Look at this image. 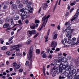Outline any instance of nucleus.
Listing matches in <instances>:
<instances>
[{"label":"nucleus","instance_id":"1","mask_svg":"<svg viewBox=\"0 0 79 79\" xmlns=\"http://www.w3.org/2000/svg\"><path fill=\"white\" fill-rule=\"evenodd\" d=\"M34 50V46L33 45L31 46L30 48V50L29 51V56L28 55L27 56V58L30 60L31 61V66H32V63L31 61L32 60V53H33V51Z\"/></svg>","mask_w":79,"mask_h":79},{"label":"nucleus","instance_id":"2","mask_svg":"<svg viewBox=\"0 0 79 79\" xmlns=\"http://www.w3.org/2000/svg\"><path fill=\"white\" fill-rule=\"evenodd\" d=\"M66 58H61V57H60L59 58V60H58L56 62V64L57 65L60 66V67H63V63L61 62V60L66 61Z\"/></svg>","mask_w":79,"mask_h":79},{"label":"nucleus","instance_id":"3","mask_svg":"<svg viewBox=\"0 0 79 79\" xmlns=\"http://www.w3.org/2000/svg\"><path fill=\"white\" fill-rule=\"evenodd\" d=\"M25 10L27 11H29L28 13L30 14L32 12V9L31 8V7L30 6H27L25 8Z\"/></svg>","mask_w":79,"mask_h":79},{"label":"nucleus","instance_id":"4","mask_svg":"<svg viewBox=\"0 0 79 79\" xmlns=\"http://www.w3.org/2000/svg\"><path fill=\"white\" fill-rule=\"evenodd\" d=\"M17 45H19V46H17V47H16L14 48H13L12 49L10 50H15V51H19V48H20V47H21L22 46V44H18Z\"/></svg>","mask_w":79,"mask_h":79},{"label":"nucleus","instance_id":"5","mask_svg":"<svg viewBox=\"0 0 79 79\" xmlns=\"http://www.w3.org/2000/svg\"><path fill=\"white\" fill-rule=\"evenodd\" d=\"M48 6V4L47 3L43 4V10H45L47 8Z\"/></svg>","mask_w":79,"mask_h":79},{"label":"nucleus","instance_id":"6","mask_svg":"<svg viewBox=\"0 0 79 79\" xmlns=\"http://www.w3.org/2000/svg\"><path fill=\"white\" fill-rule=\"evenodd\" d=\"M3 28H6L7 27L8 29L10 30L11 28H10V26L8 24H5L3 26Z\"/></svg>","mask_w":79,"mask_h":79},{"label":"nucleus","instance_id":"7","mask_svg":"<svg viewBox=\"0 0 79 79\" xmlns=\"http://www.w3.org/2000/svg\"><path fill=\"white\" fill-rule=\"evenodd\" d=\"M62 67H61L62 68ZM61 68H58V67H57L56 68V71L57 74H59L60 73V72L62 71V69Z\"/></svg>","mask_w":79,"mask_h":79},{"label":"nucleus","instance_id":"8","mask_svg":"<svg viewBox=\"0 0 79 79\" xmlns=\"http://www.w3.org/2000/svg\"><path fill=\"white\" fill-rule=\"evenodd\" d=\"M57 45V43L56 42L53 41L51 44V46L52 47H55Z\"/></svg>","mask_w":79,"mask_h":79},{"label":"nucleus","instance_id":"9","mask_svg":"<svg viewBox=\"0 0 79 79\" xmlns=\"http://www.w3.org/2000/svg\"><path fill=\"white\" fill-rule=\"evenodd\" d=\"M11 7L14 10H17L18 9V6L16 4H12Z\"/></svg>","mask_w":79,"mask_h":79},{"label":"nucleus","instance_id":"10","mask_svg":"<svg viewBox=\"0 0 79 79\" xmlns=\"http://www.w3.org/2000/svg\"><path fill=\"white\" fill-rule=\"evenodd\" d=\"M50 29H49L48 31V33L47 34V36L45 38V39H46V40H45V42H47V41H48V40H47V39H48V36L49 35V34H50Z\"/></svg>","mask_w":79,"mask_h":79},{"label":"nucleus","instance_id":"11","mask_svg":"<svg viewBox=\"0 0 79 79\" xmlns=\"http://www.w3.org/2000/svg\"><path fill=\"white\" fill-rule=\"evenodd\" d=\"M71 30V27H68L67 29H65L64 31L67 32H70Z\"/></svg>","mask_w":79,"mask_h":79},{"label":"nucleus","instance_id":"12","mask_svg":"<svg viewBox=\"0 0 79 79\" xmlns=\"http://www.w3.org/2000/svg\"><path fill=\"white\" fill-rule=\"evenodd\" d=\"M30 28L31 29H34L35 28V25L34 24H31L30 26Z\"/></svg>","mask_w":79,"mask_h":79},{"label":"nucleus","instance_id":"13","mask_svg":"<svg viewBox=\"0 0 79 79\" xmlns=\"http://www.w3.org/2000/svg\"><path fill=\"white\" fill-rule=\"evenodd\" d=\"M74 68H75L74 66H72V73H73V74H76V72H77L76 70Z\"/></svg>","mask_w":79,"mask_h":79},{"label":"nucleus","instance_id":"14","mask_svg":"<svg viewBox=\"0 0 79 79\" xmlns=\"http://www.w3.org/2000/svg\"><path fill=\"white\" fill-rule=\"evenodd\" d=\"M45 52L43 51L41 52V54L43 55L42 56L43 58H47V54H46L44 53Z\"/></svg>","mask_w":79,"mask_h":79},{"label":"nucleus","instance_id":"15","mask_svg":"<svg viewBox=\"0 0 79 79\" xmlns=\"http://www.w3.org/2000/svg\"><path fill=\"white\" fill-rule=\"evenodd\" d=\"M71 67L69 66H67L65 70L67 71H71Z\"/></svg>","mask_w":79,"mask_h":79},{"label":"nucleus","instance_id":"16","mask_svg":"<svg viewBox=\"0 0 79 79\" xmlns=\"http://www.w3.org/2000/svg\"><path fill=\"white\" fill-rule=\"evenodd\" d=\"M79 40H78L77 42H76V43L75 42L72 43L71 44V47H73V45H74L76 44V45H77V44H79Z\"/></svg>","mask_w":79,"mask_h":79},{"label":"nucleus","instance_id":"17","mask_svg":"<svg viewBox=\"0 0 79 79\" xmlns=\"http://www.w3.org/2000/svg\"><path fill=\"white\" fill-rule=\"evenodd\" d=\"M23 6V4L22 3H20L19 4L18 8H22Z\"/></svg>","mask_w":79,"mask_h":79},{"label":"nucleus","instance_id":"18","mask_svg":"<svg viewBox=\"0 0 79 79\" xmlns=\"http://www.w3.org/2000/svg\"><path fill=\"white\" fill-rule=\"evenodd\" d=\"M31 42H32V41L31 40L29 39L27 41L26 43V44L27 45H29L31 44Z\"/></svg>","mask_w":79,"mask_h":79},{"label":"nucleus","instance_id":"19","mask_svg":"<svg viewBox=\"0 0 79 79\" xmlns=\"http://www.w3.org/2000/svg\"><path fill=\"white\" fill-rule=\"evenodd\" d=\"M10 24L11 25H13L14 24L13 18H12L10 19Z\"/></svg>","mask_w":79,"mask_h":79},{"label":"nucleus","instance_id":"20","mask_svg":"<svg viewBox=\"0 0 79 79\" xmlns=\"http://www.w3.org/2000/svg\"><path fill=\"white\" fill-rule=\"evenodd\" d=\"M27 13V12L26 11H25L21 13L22 16H24L26 15V14Z\"/></svg>","mask_w":79,"mask_h":79},{"label":"nucleus","instance_id":"21","mask_svg":"<svg viewBox=\"0 0 79 79\" xmlns=\"http://www.w3.org/2000/svg\"><path fill=\"white\" fill-rule=\"evenodd\" d=\"M22 16H23L22 17V21H23L24 20V19H26V18H27V15Z\"/></svg>","mask_w":79,"mask_h":79},{"label":"nucleus","instance_id":"22","mask_svg":"<svg viewBox=\"0 0 79 79\" xmlns=\"http://www.w3.org/2000/svg\"><path fill=\"white\" fill-rule=\"evenodd\" d=\"M6 49H7V48L6 46H3L1 48V50H6Z\"/></svg>","mask_w":79,"mask_h":79},{"label":"nucleus","instance_id":"23","mask_svg":"<svg viewBox=\"0 0 79 79\" xmlns=\"http://www.w3.org/2000/svg\"><path fill=\"white\" fill-rule=\"evenodd\" d=\"M77 39H76V38L75 37H73L71 41L73 42H74L75 41H76Z\"/></svg>","mask_w":79,"mask_h":79},{"label":"nucleus","instance_id":"24","mask_svg":"<svg viewBox=\"0 0 79 79\" xmlns=\"http://www.w3.org/2000/svg\"><path fill=\"white\" fill-rule=\"evenodd\" d=\"M20 67H21V64H18L16 68L17 69H19L20 68Z\"/></svg>","mask_w":79,"mask_h":79},{"label":"nucleus","instance_id":"25","mask_svg":"<svg viewBox=\"0 0 79 79\" xmlns=\"http://www.w3.org/2000/svg\"><path fill=\"white\" fill-rule=\"evenodd\" d=\"M65 71H66V70L65 69L62 70L61 72V74H64V73H65Z\"/></svg>","mask_w":79,"mask_h":79},{"label":"nucleus","instance_id":"26","mask_svg":"<svg viewBox=\"0 0 79 79\" xmlns=\"http://www.w3.org/2000/svg\"><path fill=\"white\" fill-rule=\"evenodd\" d=\"M47 19V17H46L45 16H44L43 17L42 19V21H44V22H45V20H46V19Z\"/></svg>","mask_w":79,"mask_h":79},{"label":"nucleus","instance_id":"27","mask_svg":"<svg viewBox=\"0 0 79 79\" xmlns=\"http://www.w3.org/2000/svg\"><path fill=\"white\" fill-rule=\"evenodd\" d=\"M35 23L36 24H39L40 23V21L37 19H36L35 20Z\"/></svg>","mask_w":79,"mask_h":79},{"label":"nucleus","instance_id":"28","mask_svg":"<svg viewBox=\"0 0 79 79\" xmlns=\"http://www.w3.org/2000/svg\"><path fill=\"white\" fill-rule=\"evenodd\" d=\"M71 32H67V33L66 35V37H68L69 36V37L70 35H71V36H72V35H71Z\"/></svg>","mask_w":79,"mask_h":79},{"label":"nucleus","instance_id":"29","mask_svg":"<svg viewBox=\"0 0 79 79\" xmlns=\"http://www.w3.org/2000/svg\"><path fill=\"white\" fill-rule=\"evenodd\" d=\"M71 32H67V33L66 35V37H68L69 36V37L70 35H71V36H72V35H71Z\"/></svg>","mask_w":79,"mask_h":79},{"label":"nucleus","instance_id":"30","mask_svg":"<svg viewBox=\"0 0 79 79\" xmlns=\"http://www.w3.org/2000/svg\"><path fill=\"white\" fill-rule=\"evenodd\" d=\"M71 32H67V33L66 35V37H68L69 36V37L70 35H71V36H72V35H71Z\"/></svg>","mask_w":79,"mask_h":79},{"label":"nucleus","instance_id":"31","mask_svg":"<svg viewBox=\"0 0 79 79\" xmlns=\"http://www.w3.org/2000/svg\"><path fill=\"white\" fill-rule=\"evenodd\" d=\"M25 11V9L23 8L20 10L19 11L21 13H23Z\"/></svg>","mask_w":79,"mask_h":79},{"label":"nucleus","instance_id":"32","mask_svg":"<svg viewBox=\"0 0 79 79\" xmlns=\"http://www.w3.org/2000/svg\"><path fill=\"white\" fill-rule=\"evenodd\" d=\"M23 3L25 5H26L28 3V0H24Z\"/></svg>","mask_w":79,"mask_h":79},{"label":"nucleus","instance_id":"33","mask_svg":"<svg viewBox=\"0 0 79 79\" xmlns=\"http://www.w3.org/2000/svg\"><path fill=\"white\" fill-rule=\"evenodd\" d=\"M0 42H1V44H3V42H4V40H3V39L0 38Z\"/></svg>","mask_w":79,"mask_h":79},{"label":"nucleus","instance_id":"34","mask_svg":"<svg viewBox=\"0 0 79 79\" xmlns=\"http://www.w3.org/2000/svg\"><path fill=\"white\" fill-rule=\"evenodd\" d=\"M57 36H58V35H57V34H55L53 38V39H54V40L56 39L57 38Z\"/></svg>","mask_w":79,"mask_h":79},{"label":"nucleus","instance_id":"35","mask_svg":"<svg viewBox=\"0 0 79 79\" xmlns=\"http://www.w3.org/2000/svg\"><path fill=\"white\" fill-rule=\"evenodd\" d=\"M17 46H19V45H14L10 47V48H14V47H17Z\"/></svg>","mask_w":79,"mask_h":79},{"label":"nucleus","instance_id":"36","mask_svg":"<svg viewBox=\"0 0 79 79\" xmlns=\"http://www.w3.org/2000/svg\"><path fill=\"white\" fill-rule=\"evenodd\" d=\"M19 16H15L14 17V20H18V19H19Z\"/></svg>","mask_w":79,"mask_h":79},{"label":"nucleus","instance_id":"37","mask_svg":"<svg viewBox=\"0 0 79 79\" xmlns=\"http://www.w3.org/2000/svg\"><path fill=\"white\" fill-rule=\"evenodd\" d=\"M64 75L66 77H68L69 76V73L68 72H66L65 73Z\"/></svg>","mask_w":79,"mask_h":79},{"label":"nucleus","instance_id":"38","mask_svg":"<svg viewBox=\"0 0 79 79\" xmlns=\"http://www.w3.org/2000/svg\"><path fill=\"white\" fill-rule=\"evenodd\" d=\"M10 20V18H7V19L6 20V23H8L9 22V21Z\"/></svg>","mask_w":79,"mask_h":79},{"label":"nucleus","instance_id":"39","mask_svg":"<svg viewBox=\"0 0 79 79\" xmlns=\"http://www.w3.org/2000/svg\"><path fill=\"white\" fill-rule=\"evenodd\" d=\"M77 17H78V14H76L75 15H74V19H76V18H77Z\"/></svg>","mask_w":79,"mask_h":79},{"label":"nucleus","instance_id":"40","mask_svg":"<svg viewBox=\"0 0 79 79\" xmlns=\"http://www.w3.org/2000/svg\"><path fill=\"white\" fill-rule=\"evenodd\" d=\"M14 38V36H13L9 39V40L8 41L9 42H10V41H11L12 40H13V39Z\"/></svg>","mask_w":79,"mask_h":79},{"label":"nucleus","instance_id":"41","mask_svg":"<svg viewBox=\"0 0 79 79\" xmlns=\"http://www.w3.org/2000/svg\"><path fill=\"white\" fill-rule=\"evenodd\" d=\"M8 8V7L7 6H6V5H4L3 6V8L4 10H5V9H6V8Z\"/></svg>","mask_w":79,"mask_h":79},{"label":"nucleus","instance_id":"42","mask_svg":"<svg viewBox=\"0 0 79 79\" xmlns=\"http://www.w3.org/2000/svg\"><path fill=\"white\" fill-rule=\"evenodd\" d=\"M13 66L14 67H16V66H17V63L16 62H14L13 64Z\"/></svg>","mask_w":79,"mask_h":79},{"label":"nucleus","instance_id":"43","mask_svg":"<svg viewBox=\"0 0 79 79\" xmlns=\"http://www.w3.org/2000/svg\"><path fill=\"white\" fill-rule=\"evenodd\" d=\"M26 65L27 66H28L29 65V61H26Z\"/></svg>","mask_w":79,"mask_h":79},{"label":"nucleus","instance_id":"44","mask_svg":"<svg viewBox=\"0 0 79 79\" xmlns=\"http://www.w3.org/2000/svg\"><path fill=\"white\" fill-rule=\"evenodd\" d=\"M32 5V2H27V6H30V5Z\"/></svg>","mask_w":79,"mask_h":79},{"label":"nucleus","instance_id":"45","mask_svg":"<svg viewBox=\"0 0 79 79\" xmlns=\"http://www.w3.org/2000/svg\"><path fill=\"white\" fill-rule=\"evenodd\" d=\"M75 76L76 79H79V75H77V73H76Z\"/></svg>","mask_w":79,"mask_h":79},{"label":"nucleus","instance_id":"46","mask_svg":"<svg viewBox=\"0 0 79 79\" xmlns=\"http://www.w3.org/2000/svg\"><path fill=\"white\" fill-rule=\"evenodd\" d=\"M68 79H73V76H71L69 75L68 77Z\"/></svg>","mask_w":79,"mask_h":79},{"label":"nucleus","instance_id":"47","mask_svg":"<svg viewBox=\"0 0 79 79\" xmlns=\"http://www.w3.org/2000/svg\"><path fill=\"white\" fill-rule=\"evenodd\" d=\"M71 59V56H69L67 57V59H66L65 60H70Z\"/></svg>","mask_w":79,"mask_h":79},{"label":"nucleus","instance_id":"48","mask_svg":"<svg viewBox=\"0 0 79 79\" xmlns=\"http://www.w3.org/2000/svg\"><path fill=\"white\" fill-rule=\"evenodd\" d=\"M36 52L37 53L39 54L40 53V50L39 49H37L36 50Z\"/></svg>","mask_w":79,"mask_h":79},{"label":"nucleus","instance_id":"49","mask_svg":"<svg viewBox=\"0 0 79 79\" xmlns=\"http://www.w3.org/2000/svg\"><path fill=\"white\" fill-rule=\"evenodd\" d=\"M32 32L33 34H36L37 32H36V31L33 30L32 31Z\"/></svg>","mask_w":79,"mask_h":79},{"label":"nucleus","instance_id":"50","mask_svg":"<svg viewBox=\"0 0 79 79\" xmlns=\"http://www.w3.org/2000/svg\"><path fill=\"white\" fill-rule=\"evenodd\" d=\"M66 25H68V26H71V24L70 23H68V22H66L65 24V26H66Z\"/></svg>","mask_w":79,"mask_h":79},{"label":"nucleus","instance_id":"51","mask_svg":"<svg viewBox=\"0 0 79 79\" xmlns=\"http://www.w3.org/2000/svg\"><path fill=\"white\" fill-rule=\"evenodd\" d=\"M38 35H39V33H37V34L35 35V36L33 38L34 39H35V38H36V37H37Z\"/></svg>","mask_w":79,"mask_h":79},{"label":"nucleus","instance_id":"52","mask_svg":"<svg viewBox=\"0 0 79 79\" xmlns=\"http://www.w3.org/2000/svg\"><path fill=\"white\" fill-rule=\"evenodd\" d=\"M64 40L66 44H67L68 43V41H67V38H65L64 39Z\"/></svg>","mask_w":79,"mask_h":79},{"label":"nucleus","instance_id":"53","mask_svg":"<svg viewBox=\"0 0 79 79\" xmlns=\"http://www.w3.org/2000/svg\"><path fill=\"white\" fill-rule=\"evenodd\" d=\"M44 24H45V22H44L42 26L40 28L42 29V28H43V27H44Z\"/></svg>","mask_w":79,"mask_h":79},{"label":"nucleus","instance_id":"54","mask_svg":"<svg viewBox=\"0 0 79 79\" xmlns=\"http://www.w3.org/2000/svg\"><path fill=\"white\" fill-rule=\"evenodd\" d=\"M75 4H76V2H74L72 3L71 4V6H73V5H74Z\"/></svg>","mask_w":79,"mask_h":79},{"label":"nucleus","instance_id":"55","mask_svg":"<svg viewBox=\"0 0 79 79\" xmlns=\"http://www.w3.org/2000/svg\"><path fill=\"white\" fill-rule=\"evenodd\" d=\"M16 3H17V4H19L20 3V1L19 0H17L16 1Z\"/></svg>","mask_w":79,"mask_h":79},{"label":"nucleus","instance_id":"56","mask_svg":"<svg viewBox=\"0 0 79 79\" xmlns=\"http://www.w3.org/2000/svg\"><path fill=\"white\" fill-rule=\"evenodd\" d=\"M62 55H63L62 53H58V56H62Z\"/></svg>","mask_w":79,"mask_h":79},{"label":"nucleus","instance_id":"57","mask_svg":"<svg viewBox=\"0 0 79 79\" xmlns=\"http://www.w3.org/2000/svg\"><path fill=\"white\" fill-rule=\"evenodd\" d=\"M69 76H72L73 74V72H69Z\"/></svg>","mask_w":79,"mask_h":79},{"label":"nucleus","instance_id":"58","mask_svg":"<svg viewBox=\"0 0 79 79\" xmlns=\"http://www.w3.org/2000/svg\"><path fill=\"white\" fill-rule=\"evenodd\" d=\"M65 77H61V76H60L59 77V79H64Z\"/></svg>","mask_w":79,"mask_h":79},{"label":"nucleus","instance_id":"59","mask_svg":"<svg viewBox=\"0 0 79 79\" xmlns=\"http://www.w3.org/2000/svg\"><path fill=\"white\" fill-rule=\"evenodd\" d=\"M29 34L30 35H32V34H33L32 33V31H29Z\"/></svg>","mask_w":79,"mask_h":79},{"label":"nucleus","instance_id":"60","mask_svg":"<svg viewBox=\"0 0 79 79\" xmlns=\"http://www.w3.org/2000/svg\"><path fill=\"white\" fill-rule=\"evenodd\" d=\"M23 71V69H20L19 70V72L20 73H22Z\"/></svg>","mask_w":79,"mask_h":79},{"label":"nucleus","instance_id":"61","mask_svg":"<svg viewBox=\"0 0 79 79\" xmlns=\"http://www.w3.org/2000/svg\"><path fill=\"white\" fill-rule=\"evenodd\" d=\"M53 69H51L50 72V74H52L53 73Z\"/></svg>","mask_w":79,"mask_h":79},{"label":"nucleus","instance_id":"62","mask_svg":"<svg viewBox=\"0 0 79 79\" xmlns=\"http://www.w3.org/2000/svg\"><path fill=\"white\" fill-rule=\"evenodd\" d=\"M22 55L23 54H22V53H19L18 56H22Z\"/></svg>","mask_w":79,"mask_h":79},{"label":"nucleus","instance_id":"63","mask_svg":"<svg viewBox=\"0 0 79 79\" xmlns=\"http://www.w3.org/2000/svg\"><path fill=\"white\" fill-rule=\"evenodd\" d=\"M55 52H58V51H60V48H57L56 50H55Z\"/></svg>","mask_w":79,"mask_h":79},{"label":"nucleus","instance_id":"64","mask_svg":"<svg viewBox=\"0 0 79 79\" xmlns=\"http://www.w3.org/2000/svg\"><path fill=\"white\" fill-rule=\"evenodd\" d=\"M76 62L77 64L79 63V59H77Z\"/></svg>","mask_w":79,"mask_h":79}]
</instances>
